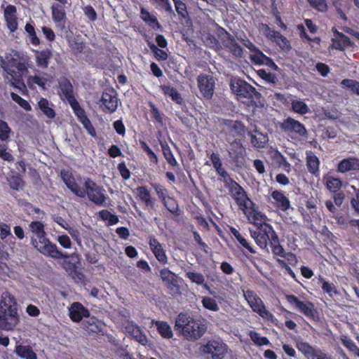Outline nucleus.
Here are the masks:
<instances>
[{"mask_svg":"<svg viewBox=\"0 0 359 359\" xmlns=\"http://www.w3.org/2000/svg\"><path fill=\"white\" fill-rule=\"evenodd\" d=\"M65 6L53 4L51 6L52 18L55 23L65 22L66 19Z\"/></svg>","mask_w":359,"mask_h":359,"instance_id":"nucleus-36","label":"nucleus"},{"mask_svg":"<svg viewBox=\"0 0 359 359\" xmlns=\"http://www.w3.org/2000/svg\"><path fill=\"white\" fill-rule=\"evenodd\" d=\"M215 171L218 175L223 178V182L225 187L235 181L232 177H231L229 172L222 166L218 168Z\"/></svg>","mask_w":359,"mask_h":359,"instance_id":"nucleus-64","label":"nucleus"},{"mask_svg":"<svg viewBox=\"0 0 359 359\" xmlns=\"http://www.w3.org/2000/svg\"><path fill=\"white\" fill-rule=\"evenodd\" d=\"M69 46L71 52L75 55L78 56L83 53L86 48V43L83 39L79 36L74 37L69 40Z\"/></svg>","mask_w":359,"mask_h":359,"instance_id":"nucleus-39","label":"nucleus"},{"mask_svg":"<svg viewBox=\"0 0 359 359\" xmlns=\"http://www.w3.org/2000/svg\"><path fill=\"white\" fill-rule=\"evenodd\" d=\"M271 197L273 200V204L277 209L285 212L290 208V200L285 196L283 191H273L271 194Z\"/></svg>","mask_w":359,"mask_h":359,"instance_id":"nucleus-28","label":"nucleus"},{"mask_svg":"<svg viewBox=\"0 0 359 359\" xmlns=\"http://www.w3.org/2000/svg\"><path fill=\"white\" fill-rule=\"evenodd\" d=\"M297 348L308 359H324L327 355L321 349L316 348L305 341L299 342Z\"/></svg>","mask_w":359,"mask_h":359,"instance_id":"nucleus-20","label":"nucleus"},{"mask_svg":"<svg viewBox=\"0 0 359 359\" xmlns=\"http://www.w3.org/2000/svg\"><path fill=\"white\" fill-rule=\"evenodd\" d=\"M292 109L294 112L302 115L306 114L309 111L308 105L304 102L301 100L292 101Z\"/></svg>","mask_w":359,"mask_h":359,"instance_id":"nucleus-55","label":"nucleus"},{"mask_svg":"<svg viewBox=\"0 0 359 359\" xmlns=\"http://www.w3.org/2000/svg\"><path fill=\"white\" fill-rule=\"evenodd\" d=\"M225 188L227 189L229 195L234 200L240 210L247 208V204L252 200L248 197L247 192L240 184L234 181Z\"/></svg>","mask_w":359,"mask_h":359,"instance_id":"nucleus-10","label":"nucleus"},{"mask_svg":"<svg viewBox=\"0 0 359 359\" xmlns=\"http://www.w3.org/2000/svg\"><path fill=\"white\" fill-rule=\"evenodd\" d=\"M248 135L250 137L252 145L257 149L264 148L269 141L267 135L259 132L257 128L252 131H248Z\"/></svg>","mask_w":359,"mask_h":359,"instance_id":"nucleus-30","label":"nucleus"},{"mask_svg":"<svg viewBox=\"0 0 359 359\" xmlns=\"http://www.w3.org/2000/svg\"><path fill=\"white\" fill-rule=\"evenodd\" d=\"M53 57V53L50 49L46 48L41 50L35 51L36 63L39 67L43 69L47 68L49 60Z\"/></svg>","mask_w":359,"mask_h":359,"instance_id":"nucleus-32","label":"nucleus"},{"mask_svg":"<svg viewBox=\"0 0 359 359\" xmlns=\"http://www.w3.org/2000/svg\"><path fill=\"white\" fill-rule=\"evenodd\" d=\"M151 188L154 190L161 202H164L169 197L168 190L162 184L157 182L151 183Z\"/></svg>","mask_w":359,"mask_h":359,"instance_id":"nucleus-47","label":"nucleus"},{"mask_svg":"<svg viewBox=\"0 0 359 359\" xmlns=\"http://www.w3.org/2000/svg\"><path fill=\"white\" fill-rule=\"evenodd\" d=\"M175 330L189 341L200 339L206 332L207 327L200 319H195L187 313H180L175 322Z\"/></svg>","mask_w":359,"mask_h":359,"instance_id":"nucleus-3","label":"nucleus"},{"mask_svg":"<svg viewBox=\"0 0 359 359\" xmlns=\"http://www.w3.org/2000/svg\"><path fill=\"white\" fill-rule=\"evenodd\" d=\"M155 324L158 332L163 338L171 339L172 337V331L167 322L158 320Z\"/></svg>","mask_w":359,"mask_h":359,"instance_id":"nucleus-45","label":"nucleus"},{"mask_svg":"<svg viewBox=\"0 0 359 359\" xmlns=\"http://www.w3.org/2000/svg\"><path fill=\"white\" fill-rule=\"evenodd\" d=\"M17 8L13 5H8L4 10V15L7 28L11 32H15L18 27Z\"/></svg>","mask_w":359,"mask_h":359,"instance_id":"nucleus-24","label":"nucleus"},{"mask_svg":"<svg viewBox=\"0 0 359 359\" xmlns=\"http://www.w3.org/2000/svg\"><path fill=\"white\" fill-rule=\"evenodd\" d=\"M20 322L18 314L17 303L10 298L9 303L6 300L0 302V329L11 330Z\"/></svg>","mask_w":359,"mask_h":359,"instance_id":"nucleus-4","label":"nucleus"},{"mask_svg":"<svg viewBox=\"0 0 359 359\" xmlns=\"http://www.w3.org/2000/svg\"><path fill=\"white\" fill-rule=\"evenodd\" d=\"M61 178L67 187L76 196L83 195L81 188L76 183L72 172L68 170H62L60 172Z\"/></svg>","mask_w":359,"mask_h":359,"instance_id":"nucleus-25","label":"nucleus"},{"mask_svg":"<svg viewBox=\"0 0 359 359\" xmlns=\"http://www.w3.org/2000/svg\"><path fill=\"white\" fill-rule=\"evenodd\" d=\"M149 248L156 259L162 264H168V257L163 245L154 236L149 238Z\"/></svg>","mask_w":359,"mask_h":359,"instance_id":"nucleus-22","label":"nucleus"},{"mask_svg":"<svg viewBox=\"0 0 359 359\" xmlns=\"http://www.w3.org/2000/svg\"><path fill=\"white\" fill-rule=\"evenodd\" d=\"M28 231L32 233L31 244L39 252L54 259H67L69 255L57 249L48 238L45 226L41 221H32L28 226Z\"/></svg>","mask_w":359,"mask_h":359,"instance_id":"nucleus-1","label":"nucleus"},{"mask_svg":"<svg viewBox=\"0 0 359 359\" xmlns=\"http://www.w3.org/2000/svg\"><path fill=\"white\" fill-rule=\"evenodd\" d=\"M172 1L179 17L182 19L187 18L189 16L187 4L182 0H172Z\"/></svg>","mask_w":359,"mask_h":359,"instance_id":"nucleus-51","label":"nucleus"},{"mask_svg":"<svg viewBox=\"0 0 359 359\" xmlns=\"http://www.w3.org/2000/svg\"><path fill=\"white\" fill-rule=\"evenodd\" d=\"M162 204L164 207L173 215L180 216V210L179 208V204L173 197L169 196L168 197L164 202H162Z\"/></svg>","mask_w":359,"mask_h":359,"instance_id":"nucleus-46","label":"nucleus"},{"mask_svg":"<svg viewBox=\"0 0 359 359\" xmlns=\"http://www.w3.org/2000/svg\"><path fill=\"white\" fill-rule=\"evenodd\" d=\"M205 43L208 47L212 48L214 50H219L222 49V46H221L219 41L215 37V36H214L212 34H209L205 36Z\"/></svg>","mask_w":359,"mask_h":359,"instance_id":"nucleus-59","label":"nucleus"},{"mask_svg":"<svg viewBox=\"0 0 359 359\" xmlns=\"http://www.w3.org/2000/svg\"><path fill=\"white\" fill-rule=\"evenodd\" d=\"M162 93L171 98V100L178 104L183 103V99L181 94L175 88L170 85H161L160 86Z\"/></svg>","mask_w":359,"mask_h":359,"instance_id":"nucleus-34","label":"nucleus"},{"mask_svg":"<svg viewBox=\"0 0 359 359\" xmlns=\"http://www.w3.org/2000/svg\"><path fill=\"white\" fill-rule=\"evenodd\" d=\"M221 124L226 141L238 140L236 137L243 136L245 133V126L241 121L223 118Z\"/></svg>","mask_w":359,"mask_h":359,"instance_id":"nucleus-9","label":"nucleus"},{"mask_svg":"<svg viewBox=\"0 0 359 359\" xmlns=\"http://www.w3.org/2000/svg\"><path fill=\"white\" fill-rule=\"evenodd\" d=\"M99 216L102 220L108 221V225H114L119 222L118 216L112 214L108 210H100L99 212Z\"/></svg>","mask_w":359,"mask_h":359,"instance_id":"nucleus-50","label":"nucleus"},{"mask_svg":"<svg viewBox=\"0 0 359 359\" xmlns=\"http://www.w3.org/2000/svg\"><path fill=\"white\" fill-rule=\"evenodd\" d=\"M81 192L83 195L77 196L78 197L84 198L87 196L90 201L97 205H103L107 199L102 187L89 177L84 179L83 189H81Z\"/></svg>","mask_w":359,"mask_h":359,"instance_id":"nucleus-6","label":"nucleus"},{"mask_svg":"<svg viewBox=\"0 0 359 359\" xmlns=\"http://www.w3.org/2000/svg\"><path fill=\"white\" fill-rule=\"evenodd\" d=\"M266 38L275 42L282 50H290L291 46L287 39L278 31L272 29L267 24H262Z\"/></svg>","mask_w":359,"mask_h":359,"instance_id":"nucleus-15","label":"nucleus"},{"mask_svg":"<svg viewBox=\"0 0 359 359\" xmlns=\"http://www.w3.org/2000/svg\"><path fill=\"white\" fill-rule=\"evenodd\" d=\"M231 233L236 239L241 247L245 249L252 254H255L257 252L250 245V243L245 239V238L233 226L229 228Z\"/></svg>","mask_w":359,"mask_h":359,"instance_id":"nucleus-33","label":"nucleus"},{"mask_svg":"<svg viewBox=\"0 0 359 359\" xmlns=\"http://www.w3.org/2000/svg\"><path fill=\"white\" fill-rule=\"evenodd\" d=\"M79 122H81L87 133L93 137L97 136L96 130L91 121L87 116L85 110L80 106L73 110Z\"/></svg>","mask_w":359,"mask_h":359,"instance_id":"nucleus-27","label":"nucleus"},{"mask_svg":"<svg viewBox=\"0 0 359 359\" xmlns=\"http://www.w3.org/2000/svg\"><path fill=\"white\" fill-rule=\"evenodd\" d=\"M280 128L284 132L294 133L299 137H306L307 135V130L304 124L291 117L284 119L280 123Z\"/></svg>","mask_w":359,"mask_h":359,"instance_id":"nucleus-16","label":"nucleus"},{"mask_svg":"<svg viewBox=\"0 0 359 359\" xmlns=\"http://www.w3.org/2000/svg\"><path fill=\"white\" fill-rule=\"evenodd\" d=\"M219 37L220 38L224 47L229 50L234 43L236 42L235 38L225 29L220 27Z\"/></svg>","mask_w":359,"mask_h":359,"instance_id":"nucleus-44","label":"nucleus"},{"mask_svg":"<svg viewBox=\"0 0 359 359\" xmlns=\"http://www.w3.org/2000/svg\"><path fill=\"white\" fill-rule=\"evenodd\" d=\"M241 210L247 217L249 222L257 227L266 224V216L258 210L256 204L252 201L247 204L246 209Z\"/></svg>","mask_w":359,"mask_h":359,"instance_id":"nucleus-14","label":"nucleus"},{"mask_svg":"<svg viewBox=\"0 0 359 359\" xmlns=\"http://www.w3.org/2000/svg\"><path fill=\"white\" fill-rule=\"evenodd\" d=\"M39 107L42 112L50 118H53L55 116V111L49 107V102L46 98H41L39 102Z\"/></svg>","mask_w":359,"mask_h":359,"instance_id":"nucleus-49","label":"nucleus"},{"mask_svg":"<svg viewBox=\"0 0 359 359\" xmlns=\"http://www.w3.org/2000/svg\"><path fill=\"white\" fill-rule=\"evenodd\" d=\"M202 304L204 308L212 311H218L219 310V307L216 300L212 297H203Z\"/></svg>","mask_w":359,"mask_h":359,"instance_id":"nucleus-57","label":"nucleus"},{"mask_svg":"<svg viewBox=\"0 0 359 359\" xmlns=\"http://www.w3.org/2000/svg\"><path fill=\"white\" fill-rule=\"evenodd\" d=\"M140 18L149 27L153 29H161V25L158 22L157 18L151 14L146 8L142 7L140 8Z\"/></svg>","mask_w":359,"mask_h":359,"instance_id":"nucleus-35","label":"nucleus"},{"mask_svg":"<svg viewBox=\"0 0 359 359\" xmlns=\"http://www.w3.org/2000/svg\"><path fill=\"white\" fill-rule=\"evenodd\" d=\"M332 32L334 36V38L332 39V47L336 50H344L346 48L353 46L350 38L342 32H339L336 28H332Z\"/></svg>","mask_w":359,"mask_h":359,"instance_id":"nucleus-23","label":"nucleus"},{"mask_svg":"<svg viewBox=\"0 0 359 359\" xmlns=\"http://www.w3.org/2000/svg\"><path fill=\"white\" fill-rule=\"evenodd\" d=\"M15 352L23 359H37L36 354L29 346L16 345Z\"/></svg>","mask_w":359,"mask_h":359,"instance_id":"nucleus-41","label":"nucleus"},{"mask_svg":"<svg viewBox=\"0 0 359 359\" xmlns=\"http://www.w3.org/2000/svg\"><path fill=\"white\" fill-rule=\"evenodd\" d=\"M185 276L187 278H189L192 283H194L199 285H204V286H207V285L205 284V277L201 273L188 271L186 273Z\"/></svg>","mask_w":359,"mask_h":359,"instance_id":"nucleus-53","label":"nucleus"},{"mask_svg":"<svg viewBox=\"0 0 359 359\" xmlns=\"http://www.w3.org/2000/svg\"><path fill=\"white\" fill-rule=\"evenodd\" d=\"M273 257L278 266L284 269L287 274L293 271L290 265L294 266L298 263L297 255L292 252H286L285 249L281 255H273Z\"/></svg>","mask_w":359,"mask_h":359,"instance_id":"nucleus-17","label":"nucleus"},{"mask_svg":"<svg viewBox=\"0 0 359 359\" xmlns=\"http://www.w3.org/2000/svg\"><path fill=\"white\" fill-rule=\"evenodd\" d=\"M90 314L89 310L81 302H73L69 307V316L74 323L81 322L83 318H88Z\"/></svg>","mask_w":359,"mask_h":359,"instance_id":"nucleus-21","label":"nucleus"},{"mask_svg":"<svg viewBox=\"0 0 359 359\" xmlns=\"http://www.w3.org/2000/svg\"><path fill=\"white\" fill-rule=\"evenodd\" d=\"M159 142L162 149L163 156L168 165L171 167H175L178 165V163L175 159L168 144L165 141L161 140H159Z\"/></svg>","mask_w":359,"mask_h":359,"instance_id":"nucleus-42","label":"nucleus"},{"mask_svg":"<svg viewBox=\"0 0 359 359\" xmlns=\"http://www.w3.org/2000/svg\"><path fill=\"white\" fill-rule=\"evenodd\" d=\"M60 89L62 94L67 100L73 110L80 107V104L76 99L73 93V86L71 82L66 78L61 80L59 83Z\"/></svg>","mask_w":359,"mask_h":359,"instance_id":"nucleus-19","label":"nucleus"},{"mask_svg":"<svg viewBox=\"0 0 359 359\" xmlns=\"http://www.w3.org/2000/svg\"><path fill=\"white\" fill-rule=\"evenodd\" d=\"M160 276L163 281H167L172 285V290H175V294H180V287L175 283V274L173 272L168 268H164L160 271Z\"/></svg>","mask_w":359,"mask_h":359,"instance_id":"nucleus-37","label":"nucleus"},{"mask_svg":"<svg viewBox=\"0 0 359 359\" xmlns=\"http://www.w3.org/2000/svg\"><path fill=\"white\" fill-rule=\"evenodd\" d=\"M320 160L311 151L306 152V165L309 173L315 177L320 175Z\"/></svg>","mask_w":359,"mask_h":359,"instance_id":"nucleus-29","label":"nucleus"},{"mask_svg":"<svg viewBox=\"0 0 359 359\" xmlns=\"http://www.w3.org/2000/svg\"><path fill=\"white\" fill-rule=\"evenodd\" d=\"M243 295L253 312L263 319L273 321L274 316L266 309L263 301L256 292L251 290L243 291Z\"/></svg>","mask_w":359,"mask_h":359,"instance_id":"nucleus-7","label":"nucleus"},{"mask_svg":"<svg viewBox=\"0 0 359 359\" xmlns=\"http://www.w3.org/2000/svg\"><path fill=\"white\" fill-rule=\"evenodd\" d=\"M229 144L228 154L236 167L241 168L245 162V149L241 140L226 141Z\"/></svg>","mask_w":359,"mask_h":359,"instance_id":"nucleus-11","label":"nucleus"},{"mask_svg":"<svg viewBox=\"0 0 359 359\" xmlns=\"http://www.w3.org/2000/svg\"><path fill=\"white\" fill-rule=\"evenodd\" d=\"M149 46L151 50L154 53L155 58L158 61H164L168 59V55L166 51L158 48L154 43L149 44Z\"/></svg>","mask_w":359,"mask_h":359,"instance_id":"nucleus-58","label":"nucleus"},{"mask_svg":"<svg viewBox=\"0 0 359 359\" xmlns=\"http://www.w3.org/2000/svg\"><path fill=\"white\" fill-rule=\"evenodd\" d=\"M25 31L30 36L31 43L34 46H39L41 43L40 39L36 36L35 29L33 25L31 24L27 23L25 25Z\"/></svg>","mask_w":359,"mask_h":359,"instance_id":"nucleus-62","label":"nucleus"},{"mask_svg":"<svg viewBox=\"0 0 359 359\" xmlns=\"http://www.w3.org/2000/svg\"><path fill=\"white\" fill-rule=\"evenodd\" d=\"M251 237L256 244L263 250H268L269 244L273 255H281L284 248L280 243L279 238L273 226L266 223L257 227V230H250Z\"/></svg>","mask_w":359,"mask_h":359,"instance_id":"nucleus-2","label":"nucleus"},{"mask_svg":"<svg viewBox=\"0 0 359 359\" xmlns=\"http://www.w3.org/2000/svg\"><path fill=\"white\" fill-rule=\"evenodd\" d=\"M311 7L318 12L325 13L328 6L326 0H307Z\"/></svg>","mask_w":359,"mask_h":359,"instance_id":"nucleus-56","label":"nucleus"},{"mask_svg":"<svg viewBox=\"0 0 359 359\" xmlns=\"http://www.w3.org/2000/svg\"><path fill=\"white\" fill-rule=\"evenodd\" d=\"M12 100L18 103L22 109L26 111H30L32 109V107L29 103L22 97H21L19 95L11 93V94Z\"/></svg>","mask_w":359,"mask_h":359,"instance_id":"nucleus-63","label":"nucleus"},{"mask_svg":"<svg viewBox=\"0 0 359 359\" xmlns=\"http://www.w3.org/2000/svg\"><path fill=\"white\" fill-rule=\"evenodd\" d=\"M227 345L217 340H210L201 347L204 354L210 355V359H224L227 353Z\"/></svg>","mask_w":359,"mask_h":359,"instance_id":"nucleus-12","label":"nucleus"},{"mask_svg":"<svg viewBox=\"0 0 359 359\" xmlns=\"http://www.w3.org/2000/svg\"><path fill=\"white\" fill-rule=\"evenodd\" d=\"M339 172L345 173L351 170H359V158L349 157L341 160L337 165Z\"/></svg>","mask_w":359,"mask_h":359,"instance_id":"nucleus-31","label":"nucleus"},{"mask_svg":"<svg viewBox=\"0 0 359 359\" xmlns=\"http://www.w3.org/2000/svg\"><path fill=\"white\" fill-rule=\"evenodd\" d=\"M27 84L30 88H34V85H37L42 89H46V80L39 76H29L27 79Z\"/></svg>","mask_w":359,"mask_h":359,"instance_id":"nucleus-54","label":"nucleus"},{"mask_svg":"<svg viewBox=\"0 0 359 359\" xmlns=\"http://www.w3.org/2000/svg\"><path fill=\"white\" fill-rule=\"evenodd\" d=\"M249 337H250L251 340L257 346L271 344L267 337L260 336V334L256 331H250Z\"/></svg>","mask_w":359,"mask_h":359,"instance_id":"nucleus-52","label":"nucleus"},{"mask_svg":"<svg viewBox=\"0 0 359 359\" xmlns=\"http://www.w3.org/2000/svg\"><path fill=\"white\" fill-rule=\"evenodd\" d=\"M11 132V130L8 123L3 120H0V140L7 141L10 137Z\"/></svg>","mask_w":359,"mask_h":359,"instance_id":"nucleus-61","label":"nucleus"},{"mask_svg":"<svg viewBox=\"0 0 359 359\" xmlns=\"http://www.w3.org/2000/svg\"><path fill=\"white\" fill-rule=\"evenodd\" d=\"M101 102L104 106L103 110L104 111L114 112L118 107L116 91L112 88L105 89L102 93Z\"/></svg>","mask_w":359,"mask_h":359,"instance_id":"nucleus-18","label":"nucleus"},{"mask_svg":"<svg viewBox=\"0 0 359 359\" xmlns=\"http://www.w3.org/2000/svg\"><path fill=\"white\" fill-rule=\"evenodd\" d=\"M230 88L238 99H246L248 102H255V98L260 96L255 87L238 77L232 78L230 81Z\"/></svg>","mask_w":359,"mask_h":359,"instance_id":"nucleus-5","label":"nucleus"},{"mask_svg":"<svg viewBox=\"0 0 359 359\" xmlns=\"http://www.w3.org/2000/svg\"><path fill=\"white\" fill-rule=\"evenodd\" d=\"M341 86L350 89L353 93L359 96V81L350 79H344L341 81Z\"/></svg>","mask_w":359,"mask_h":359,"instance_id":"nucleus-48","label":"nucleus"},{"mask_svg":"<svg viewBox=\"0 0 359 359\" xmlns=\"http://www.w3.org/2000/svg\"><path fill=\"white\" fill-rule=\"evenodd\" d=\"M285 299L290 306L306 318L311 320H316L318 318V311L311 302L309 300L302 301L294 294H286Z\"/></svg>","mask_w":359,"mask_h":359,"instance_id":"nucleus-8","label":"nucleus"},{"mask_svg":"<svg viewBox=\"0 0 359 359\" xmlns=\"http://www.w3.org/2000/svg\"><path fill=\"white\" fill-rule=\"evenodd\" d=\"M197 82L202 95L208 100L211 99L214 94L215 86L214 77L202 73L198 76Z\"/></svg>","mask_w":359,"mask_h":359,"instance_id":"nucleus-13","label":"nucleus"},{"mask_svg":"<svg viewBox=\"0 0 359 359\" xmlns=\"http://www.w3.org/2000/svg\"><path fill=\"white\" fill-rule=\"evenodd\" d=\"M323 180L327 189L332 192L339 191L343 186V182L339 178L332 177L328 174L324 176Z\"/></svg>","mask_w":359,"mask_h":359,"instance_id":"nucleus-40","label":"nucleus"},{"mask_svg":"<svg viewBox=\"0 0 359 359\" xmlns=\"http://www.w3.org/2000/svg\"><path fill=\"white\" fill-rule=\"evenodd\" d=\"M8 181L10 187L13 190L18 191L24 186V181L19 175H13L8 179Z\"/></svg>","mask_w":359,"mask_h":359,"instance_id":"nucleus-60","label":"nucleus"},{"mask_svg":"<svg viewBox=\"0 0 359 359\" xmlns=\"http://www.w3.org/2000/svg\"><path fill=\"white\" fill-rule=\"evenodd\" d=\"M136 193L139 200L149 210H154L155 207V198L152 197L150 191L146 186H139L136 188Z\"/></svg>","mask_w":359,"mask_h":359,"instance_id":"nucleus-26","label":"nucleus"},{"mask_svg":"<svg viewBox=\"0 0 359 359\" xmlns=\"http://www.w3.org/2000/svg\"><path fill=\"white\" fill-rule=\"evenodd\" d=\"M318 283L321 285V288L324 292L327 293L330 297H332L334 295L338 294L337 288L333 283H330L321 275H319Z\"/></svg>","mask_w":359,"mask_h":359,"instance_id":"nucleus-43","label":"nucleus"},{"mask_svg":"<svg viewBox=\"0 0 359 359\" xmlns=\"http://www.w3.org/2000/svg\"><path fill=\"white\" fill-rule=\"evenodd\" d=\"M255 53L251 54L250 55V58L251 61L255 65H269L270 64H273L275 65L272 59L266 55H264L259 48L253 51Z\"/></svg>","mask_w":359,"mask_h":359,"instance_id":"nucleus-38","label":"nucleus"}]
</instances>
